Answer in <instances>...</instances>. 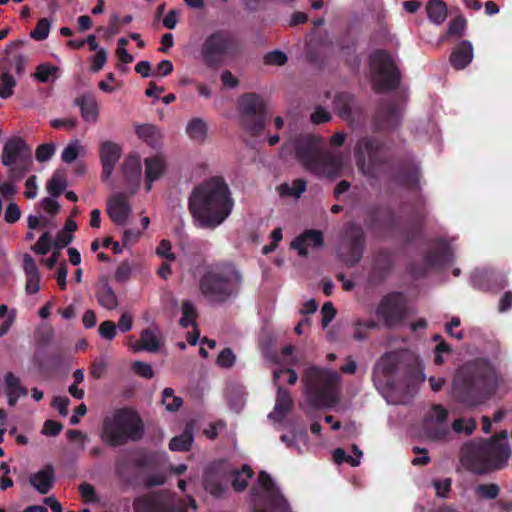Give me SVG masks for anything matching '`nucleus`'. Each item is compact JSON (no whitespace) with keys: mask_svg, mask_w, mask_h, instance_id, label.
<instances>
[{"mask_svg":"<svg viewBox=\"0 0 512 512\" xmlns=\"http://www.w3.org/2000/svg\"><path fill=\"white\" fill-rule=\"evenodd\" d=\"M355 159L358 169L368 177L390 175L398 185L408 190H420L419 165L411 156L396 162L390 147L377 137L361 138L355 146Z\"/></svg>","mask_w":512,"mask_h":512,"instance_id":"obj_1","label":"nucleus"},{"mask_svg":"<svg viewBox=\"0 0 512 512\" xmlns=\"http://www.w3.org/2000/svg\"><path fill=\"white\" fill-rule=\"evenodd\" d=\"M234 200L222 176H212L196 185L188 198V210L197 228L213 230L231 214Z\"/></svg>","mask_w":512,"mask_h":512,"instance_id":"obj_2","label":"nucleus"},{"mask_svg":"<svg viewBox=\"0 0 512 512\" xmlns=\"http://www.w3.org/2000/svg\"><path fill=\"white\" fill-rule=\"evenodd\" d=\"M499 385L495 367L484 358H477L460 366L452 383L454 400L474 408L491 398Z\"/></svg>","mask_w":512,"mask_h":512,"instance_id":"obj_3","label":"nucleus"},{"mask_svg":"<svg viewBox=\"0 0 512 512\" xmlns=\"http://www.w3.org/2000/svg\"><path fill=\"white\" fill-rule=\"evenodd\" d=\"M283 150L291 149L303 168L320 177L334 180L341 176L343 160L340 154L325 150L322 139L312 134H301L285 143Z\"/></svg>","mask_w":512,"mask_h":512,"instance_id":"obj_4","label":"nucleus"},{"mask_svg":"<svg viewBox=\"0 0 512 512\" xmlns=\"http://www.w3.org/2000/svg\"><path fill=\"white\" fill-rule=\"evenodd\" d=\"M506 439L507 432L503 430L489 440L465 444L461 449L463 465L476 474L502 469L511 456V449Z\"/></svg>","mask_w":512,"mask_h":512,"instance_id":"obj_5","label":"nucleus"},{"mask_svg":"<svg viewBox=\"0 0 512 512\" xmlns=\"http://www.w3.org/2000/svg\"><path fill=\"white\" fill-rule=\"evenodd\" d=\"M144 435V424L131 408L116 409L102 423L100 439L110 447H120L128 441H139Z\"/></svg>","mask_w":512,"mask_h":512,"instance_id":"obj_6","label":"nucleus"},{"mask_svg":"<svg viewBox=\"0 0 512 512\" xmlns=\"http://www.w3.org/2000/svg\"><path fill=\"white\" fill-rule=\"evenodd\" d=\"M242 283L240 271L226 262L207 270L199 281V289L208 300L223 303L239 293Z\"/></svg>","mask_w":512,"mask_h":512,"instance_id":"obj_7","label":"nucleus"},{"mask_svg":"<svg viewBox=\"0 0 512 512\" xmlns=\"http://www.w3.org/2000/svg\"><path fill=\"white\" fill-rule=\"evenodd\" d=\"M302 381L309 404L314 408L332 407L338 398L335 392L336 373H324L317 367L305 370Z\"/></svg>","mask_w":512,"mask_h":512,"instance_id":"obj_8","label":"nucleus"},{"mask_svg":"<svg viewBox=\"0 0 512 512\" xmlns=\"http://www.w3.org/2000/svg\"><path fill=\"white\" fill-rule=\"evenodd\" d=\"M377 369L390 380L403 372V385L409 387L416 382H424L425 376L415 357L407 351H392L383 355Z\"/></svg>","mask_w":512,"mask_h":512,"instance_id":"obj_9","label":"nucleus"},{"mask_svg":"<svg viewBox=\"0 0 512 512\" xmlns=\"http://www.w3.org/2000/svg\"><path fill=\"white\" fill-rule=\"evenodd\" d=\"M239 41L234 34L225 29H219L209 34L201 47L204 64L208 68H218L226 58L239 53Z\"/></svg>","mask_w":512,"mask_h":512,"instance_id":"obj_10","label":"nucleus"},{"mask_svg":"<svg viewBox=\"0 0 512 512\" xmlns=\"http://www.w3.org/2000/svg\"><path fill=\"white\" fill-rule=\"evenodd\" d=\"M0 158L13 179H23L33 164L32 149L20 136H12L6 140Z\"/></svg>","mask_w":512,"mask_h":512,"instance_id":"obj_11","label":"nucleus"},{"mask_svg":"<svg viewBox=\"0 0 512 512\" xmlns=\"http://www.w3.org/2000/svg\"><path fill=\"white\" fill-rule=\"evenodd\" d=\"M369 61L373 73V86L377 93L398 89L401 83V73L388 51L375 50L370 55Z\"/></svg>","mask_w":512,"mask_h":512,"instance_id":"obj_12","label":"nucleus"},{"mask_svg":"<svg viewBox=\"0 0 512 512\" xmlns=\"http://www.w3.org/2000/svg\"><path fill=\"white\" fill-rule=\"evenodd\" d=\"M240 121L252 136L262 133L266 123V106L259 95L248 93L240 98Z\"/></svg>","mask_w":512,"mask_h":512,"instance_id":"obj_13","label":"nucleus"},{"mask_svg":"<svg viewBox=\"0 0 512 512\" xmlns=\"http://www.w3.org/2000/svg\"><path fill=\"white\" fill-rule=\"evenodd\" d=\"M365 233L357 223H349L338 251L339 259L347 266L354 267L363 257Z\"/></svg>","mask_w":512,"mask_h":512,"instance_id":"obj_14","label":"nucleus"},{"mask_svg":"<svg viewBox=\"0 0 512 512\" xmlns=\"http://www.w3.org/2000/svg\"><path fill=\"white\" fill-rule=\"evenodd\" d=\"M134 512H186L181 499L164 491L138 496L133 501Z\"/></svg>","mask_w":512,"mask_h":512,"instance_id":"obj_15","label":"nucleus"},{"mask_svg":"<svg viewBox=\"0 0 512 512\" xmlns=\"http://www.w3.org/2000/svg\"><path fill=\"white\" fill-rule=\"evenodd\" d=\"M229 478L230 469L227 463L224 460L213 461L203 471V489L214 498H221L228 490Z\"/></svg>","mask_w":512,"mask_h":512,"instance_id":"obj_16","label":"nucleus"},{"mask_svg":"<svg viewBox=\"0 0 512 512\" xmlns=\"http://www.w3.org/2000/svg\"><path fill=\"white\" fill-rule=\"evenodd\" d=\"M453 252L451 247L444 241H440L438 248L428 251L422 262L410 263L407 270L414 278L425 277L430 270L440 268L447 263L452 262Z\"/></svg>","mask_w":512,"mask_h":512,"instance_id":"obj_17","label":"nucleus"},{"mask_svg":"<svg viewBox=\"0 0 512 512\" xmlns=\"http://www.w3.org/2000/svg\"><path fill=\"white\" fill-rule=\"evenodd\" d=\"M376 315L387 328L400 325L406 315L403 295L400 292L385 295L377 306Z\"/></svg>","mask_w":512,"mask_h":512,"instance_id":"obj_18","label":"nucleus"},{"mask_svg":"<svg viewBox=\"0 0 512 512\" xmlns=\"http://www.w3.org/2000/svg\"><path fill=\"white\" fill-rule=\"evenodd\" d=\"M432 411L435 415H426L423 419L422 430L424 435L433 441H445L449 434L446 425L448 411L441 404H434Z\"/></svg>","mask_w":512,"mask_h":512,"instance_id":"obj_19","label":"nucleus"},{"mask_svg":"<svg viewBox=\"0 0 512 512\" xmlns=\"http://www.w3.org/2000/svg\"><path fill=\"white\" fill-rule=\"evenodd\" d=\"M401 123V111L396 102L382 100L373 117V124L377 131H391Z\"/></svg>","mask_w":512,"mask_h":512,"instance_id":"obj_20","label":"nucleus"},{"mask_svg":"<svg viewBox=\"0 0 512 512\" xmlns=\"http://www.w3.org/2000/svg\"><path fill=\"white\" fill-rule=\"evenodd\" d=\"M258 483L265 492V501L270 509L265 512H290L288 501L280 493L273 479L266 471L259 472Z\"/></svg>","mask_w":512,"mask_h":512,"instance_id":"obj_21","label":"nucleus"},{"mask_svg":"<svg viewBox=\"0 0 512 512\" xmlns=\"http://www.w3.org/2000/svg\"><path fill=\"white\" fill-rule=\"evenodd\" d=\"M364 224L371 230L394 231L397 228L398 219L391 209L376 207L368 211Z\"/></svg>","mask_w":512,"mask_h":512,"instance_id":"obj_22","label":"nucleus"},{"mask_svg":"<svg viewBox=\"0 0 512 512\" xmlns=\"http://www.w3.org/2000/svg\"><path fill=\"white\" fill-rule=\"evenodd\" d=\"M107 214L114 224L124 226L131 214L128 196L123 192H118L109 197L107 200Z\"/></svg>","mask_w":512,"mask_h":512,"instance_id":"obj_23","label":"nucleus"},{"mask_svg":"<svg viewBox=\"0 0 512 512\" xmlns=\"http://www.w3.org/2000/svg\"><path fill=\"white\" fill-rule=\"evenodd\" d=\"M395 264L393 253L388 249H380L374 256L371 271L370 281L380 283L384 281L391 273Z\"/></svg>","mask_w":512,"mask_h":512,"instance_id":"obj_24","label":"nucleus"},{"mask_svg":"<svg viewBox=\"0 0 512 512\" xmlns=\"http://www.w3.org/2000/svg\"><path fill=\"white\" fill-rule=\"evenodd\" d=\"M121 154L122 150L118 144L112 141H104L101 143L99 156L102 165L101 179L103 181H107L110 178Z\"/></svg>","mask_w":512,"mask_h":512,"instance_id":"obj_25","label":"nucleus"},{"mask_svg":"<svg viewBox=\"0 0 512 512\" xmlns=\"http://www.w3.org/2000/svg\"><path fill=\"white\" fill-rule=\"evenodd\" d=\"M324 245L323 232L317 229H307L291 242V247L298 251L301 257L308 256V248L319 249Z\"/></svg>","mask_w":512,"mask_h":512,"instance_id":"obj_26","label":"nucleus"},{"mask_svg":"<svg viewBox=\"0 0 512 512\" xmlns=\"http://www.w3.org/2000/svg\"><path fill=\"white\" fill-rule=\"evenodd\" d=\"M294 402L290 392L283 386H278L274 410L268 417L274 421L282 422L286 415L293 409Z\"/></svg>","mask_w":512,"mask_h":512,"instance_id":"obj_27","label":"nucleus"},{"mask_svg":"<svg viewBox=\"0 0 512 512\" xmlns=\"http://www.w3.org/2000/svg\"><path fill=\"white\" fill-rule=\"evenodd\" d=\"M23 269L26 276V293L36 294L40 290V274L35 259L29 254H24Z\"/></svg>","mask_w":512,"mask_h":512,"instance_id":"obj_28","label":"nucleus"},{"mask_svg":"<svg viewBox=\"0 0 512 512\" xmlns=\"http://www.w3.org/2000/svg\"><path fill=\"white\" fill-rule=\"evenodd\" d=\"M55 471L51 464L45 465L38 472L32 474L29 478L30 484L40 493L47 494L54 483Z\"/></svg>","mask_w":512,"mask_h":512,"instance_id":"obj_29","label":"nucleus"},{"mask_svg":"<svg viewBox=\"0 0 512 512\" xmlns=\"http://www.w3.org/2000/svg\"><path fill=\"white\" fill-rule=\"evenodd\" d=\"M473 59V47L470 41L463 40L453 49L450 55V63L456 70L467 67Z\"/></svg>","mask_w":512,"mask_h":512,"instance_id":"obj_30","label":"nucleus"},{"mask_svg":"<svg viewBox=\"0 0 512 512\" xmlns=\"http://www.w3.org/2000/svg\"><path fill=\"white\" fill-rule=\"evenodd\" d=\"M123 176L129 186H134L132 193H135L141 178V163L136 155H129L122 165Z\"/></svg>","mask_w":512,"mask_h":512,"instance_id":"obj_31","label":"nucleus"},{"mask_svg":"<svg viewBox=\"0 0 512 512\" xmlns=\"http://www.w3.org/2000/svg\"><path fill=\"white\" fill-rule=\"evenodd\" d=\"M165 171V162L161 156H153L145 159V190L152 189V183L158 180Z\"/></svg>","mask_w":512,"mask_h":512,"instance_id":"obj_32","label":"nucleus"},{"mask_svg":"<svg viewBox=\"0 0 512 512\" xmlns=\"http://www.w3.org/2000/svg\"><path fill=\"white\" fill-rule=\"evenodd\" d=\"M355 98L352 94L347 92L338 93L333 101L334 108L338 115L343 119H349L352 115V107Z\"/></svg>","mask_w":512,"mask_h":512,"instance_id":"obj_33","label":"nucleus"},{"mask_svg":"<svg viewBox=\"0 0 512 512\" xmlns=\"http://www.w3.org/2000/svg\"><path fill=\"white\" fill-rule=\"evenodd\" d=\"M253 475V470L247 464H244L241 470H230L232 488L236 492H243L248 486V480L251 479Z\"/></svg>","mask_w":512,"mask_h":512,"instance_id":"obj_34","label":"nucleus"},{"mask_svg":"<svg viewBox=\"0 0 512 512\" xmlns=\"http://www.w3.org/2000/svg\"><path fill=\"white\" fill-rule=\"evenodd\" d=\"M98 303L107 310H113L118 306V297L108 283L102 284L96 291Z\"/></svg>","mask_w":512,"mask_h":512,"instance_id":"obj_35","label":"nucleus"},{"mask_svg":"<svg viewBox=\"0 0 512 512\" xmlns=\"http://www.w3.org/2000/svg\"><path fill=\"white\" fill-rule=\"evenodd\" d=\"M428 19L437 24H442L447 18V6L442 0H430L426 5Z\"/></svg>","mask_w":512,"mask_h":512,"instance_id":"obj_36","label":"nucleus"},{"mask_svg":"<svg viewBox=\"0 0 512 512\" xmlns=\"http://www.w3.org/2000/svg\"><path fill=\"white\" fill-rule=\"evenodd\" d=\"M188 136L199 142H203L207 135V125L201 118H193L186 127Z\"/></svg>","mask_w":512,"mask_h":512,"instance_id":"obj_37","label":"nucleus"},{"mask_svg":"<svg viewBox=\"0 0 512 512\" xmlns=\"http://www.w3.org/2000/svg\"><path fill=\"white\" fill-rule=\"evenodd\" d=\"M182 317L179 320V325L182 328H188L189 326L196 327V318L198 312L195 305L190 300H184L181 305Z\"/></svg>","mask_w":512,"mask_h":512,"instance_id":"obj_38","label":"nucleus"},{"mask_svg":"<svg viewBox=\"0 0 512 512\" xmlns=\"http://www.w3.org/2000/svg\"><path fill=\"white\" fill-rule=\"evenodd\" d=\"M67 187V179L63 172L56 171L47 183V191L52 197H59Z\"/></svg>","mask_w":512,"mask_h":512,"instance_id":"obj_39","label":"nucleus"},{"mask_svg":"<svg viewBox=\"0 0 512 512\" xmlns=\"http://www.w3.org/2000/svg\"><path fill=\"white\" fill-rule=\"evenodd\" d=\"M193 442L192 432L186 428L182 434L173 437L169 442V448L172 451H189Z\"/></svg>","mask_w":512,"mask_h":512,"instance_id":"obj_40","label":"nucleus"},{"mask_svg":"<svg viewBox=\"0 0 512 512\" xmlns=\"http://www.w3.org/2000/svg\"><path fill=\"white\" fill-rule=\"evenodd\" d=\"M76 104L79 106L81 115L85 121L95 122L97 120L98 107L95 101L80 97L76 99Z\"/></svg>","mask_w":512,"mask_h":512,"instance_id":"obj_41","label":"nucleus"},{"mask_svg":"<svg viewBox=\"0 0 512 512\" xmlns=\"http://www.w3.org/2000/svg\"><path fill=\"white\" fill-rule=\"evenodd\" d=\"M425 217L426 213L422 210H419L415 213L414 223L412 224L411 228L403 232L405 241L407 243L413 242L421 234Z\"/></svg>","mask_w":512,"mask_h":512,"instance_id":"obj_42","label":"nucleus"},{"mask_svg":"<svg viewBox=\"0 0 512 512\" xmlns=\"http://www.w3.org/2000/svg\"><path fill=\"white\" fill-rule=\"evenodd\" d=\"M136 134L150 146H155L159 138V130L152 124H143L136 127Z\"/></svg>","mask_w":512,"mask_h":512,"instance_id":"obj_43","label":"nucleus"},{"mask_svg":"<svg viewBox=\"0 0 512 512\" xmlns=\"http://www.w3.org/2000/svg\"><path fill=\"white\" fill-rule=\"evenodd\" d=\"M354 326V332H353V338L357 341H363L368 337V330L374 329L377 327V323L372 320H361L357 319L353 323Z\"/></svg>","mask_w":512,"mask_h":512,"instance_id":"obj_44","label":"nucleus"},{"mask_svg":"<svg viewBox=\"0 0 512 512\" xmlns=\"http://www.w3.org/2000/svg\"><path fill=\"white\" fill-rule=\"evenodd\" d=\"M141 349L149 352H156L159 349V340L150 329H144L140 335Z\"/></svg>","mask_w":512,"mask_h":512,"instance_id":"obj_45","label":"nucleus"},{"mask_svg":"<svg viewBox=\"0 0 512 512\" xmlns=\"http://www.w3.org/2000/svg\"><path fill=\"white\" fill-rule=\"evenodd\" d=\"M59 68L49 63L40 64L36 67L35 78L41 83H47L50 78H57Z\"/></svg>","mask_w":512,"mask_h":512,"instance_id":"obj_46","label":"nucleus"},{"mask_svg":"<svg viewBox=\"0 0 512 512\" xmlns=\"http://www.w3.org/2000/svg\"><path fill=\"white\" fill-rule=\"evenodd\" d=\"M16 86L15 78L9 73L4 72L0 75V97L3 99L10 98L14 93Z\"/></svg>","mask_w":512,"mask_h":512,"instance_id":"obj_47","label":"nucleus"},{"mask_svg":"<svg viewBox=\"0 0 512 512\" xmlns=\"http://www.w3.org/2000/svg\"><path fill=\"white\" fill-rule=\"evenodd\" d=\"M5 393H17L22 396H26L28 390L26 387L21 385L18 377H16L12 372H8L5 375Z\"/></svg>","mask_w":512,"mask_h":512,"instance_id":"obj_48","label":"nucleus"},{"mask_svg":"<svg viewBox=\"0 0 512 512\" xmlns=\"http://www.w3.org/2000/svg\"><path fill=\"white\" fill-rule=\"evenodd\" d=\"M162 395V403L165 405L168 411L175 412L179 410V408L183 405L182 398L175 396L174 390L170 387L165 388L162 392Z\"/></svg>","mask_w":512,"mask_h":512,"instance_id":"obj_49","label":"nucleus"},{"mask_svg":"<svg viewBox=\"0 0 512 512\" xmlns=\"http://www.w3.org/2000/svg\"><path fill=\"white\" fill-rule=\"evenodd\" d=\"M477 428V422L474 418L465 420L464 418H458L452 423V429L456 433H465L466 435L472 434Z\"/></svg>","mask_w":512,"mask_h":512,"instance_id":"obj_50","label":"nucleus"},{"mask_svg":"<svg viewBox=\"0 0 512 512\" xmlns=\"http://www.w3.org/2000/svg\"><path fill=\"white\" fill-rule=\"evenodd\" d=\"M488 281H490L491 291H499L504 289L508 285V278L505 274L494 271L486 270Z\"/></svg>","mask_w":512,"mask_h":512,"instance_id":"obj_51","label":"nucleus"},{"mask_svg":"<svg viewBox=\"0 0 512 512\" xmlns=\"http://www.w3.org/2000/svg\"><path fill=\"white\" fill-rule=\"evenodd\" d=\"M50 25V21L47 18L39 19L35 28L30 32L31 38L37 41L45 40L49 35Z\"/></svg>","mask_w":512,"mask_h":512,"instance_id":"obj_52","label":"nucleus"},{"mask_svg":"<svg viewBox=\"0 0 512 512\" xmlns=\"http://www.w3.org/2000/svg\"><path fill=\"white\" fill-rule=\"evenodd\" d=\"M131 463L130 455L127 451H120L115 459V472L119 477H123Z\"/></svg>","mask_w":512,"mask_h":512,"instance_id":"obj_53","label":"nucleus"},{"mask_svg":"<svg viewBox=\"0 0 512 512\" xmlns=\"http://www.w3.org/2000/svg\"><path fill=\"white\" fill-rule=\"evenodd\" d=\"M52 237L50 232H44L37 243L32 246V250L39 255H46L52 247Z\"/></svg>","mask_w":512,"mask_h":512,"instance_id":"obj_54","label":"nucleus"},{"mask_svg":"<svg viewBox=\"0 0 512 512\" xmlns=\"http://www.w3.org/2000/svg\"><path fill=\"white\" fill-rule=\"evenodd\" d=\"M476 494L484 499H495L499 494V486L497 484H480L476 488Z\"/></svg>","mask_w":512,"mask_h":512,"instance_id":"obj_55","label":"nucleus"},{"mask_svg":"<svg viewBox=\"0 0 512 512\" xmlns=\"http://www.w3.org/2000/svg\"><path fill=\"white\" fill-rule=\"evenodd\" d=\"M80 148L81 146L78 141L69 143L62 151V161L68 164L74 162L79 155Z\"/></svg>","mask_w":512,"mask_h":512,"instance_id":"obj_56","label":"nucleus"},{"mask_svg":"<svg viewBox=\"0 0 512 512\" xmlns=\"http://www.w3.org/2000/svg\"><path fill=\"white\" fill-rule=\"evenodd\" d=\"M236 356L231 348H224L220 351L216 364L222 368H231L235 364Z\"/></svg>","mask_w":512,"mask_h":512,"instance_id":"obj_57","label":"nucleus"},{"mask_svg":"<svg viewBox=\"0 0 512 512\" xmlns=\"http://www.w3.org/2000/svg\"><path fill=\"white\" fill-rule=\"evenodd\" d=\"M472 284L481 291H491L490 281H488L487 271H477L472 276Z\"/></svg>","mask_w":512,"mask_h":512,"instance_id":"obj_58","label":"nucleus"},{"mask_svg":"<svg viewBox=\"0 0 512 512\" xmlns=\"http://www.w3.org/2000/svg\"><path fill=\"white\" fill-rule=\"evenodd\" d=\"M287 60V55L279 50L268 52L264 56V63L267 65L282 66L286 64Z\"/></svg>","mask_w":512,"mask_h":512,"instance_id":"obj_59","label":"nucleus"},{"mask_svg":"<svg viewBox=\"0 0 512 512\" xmlns=\"http://www.w3.org/2000/svg\"><path fill=\"white\" fill-rule=\"evenodd\" d=\"M7 178V181L0 185V194L6 199L13 197L17 193L18 190L15 183L21 180L11 178L9 171L7 172Z\"/></svg>","mask_w":512,"mask_h":512,"instance_id":"obj_60","label":"nucleus"},{"mask_svg":"<svg viewBox=\"0 0 512 512\" xmlns=\"http://www.w3.org/2000/svg\"><path fill=\"white\" fill-rule=\"evenodd\" d=\"M55 153V145L53 143H43L36 149V159L39 162H45L51 159Z\"/></svg>","mask_w":512,"mask_h":512,"instance_id":"obj_61","label":"nucleus"},{"mask_svg":"<svg viewBox=\"0 0 512 512\" xmlns=\"http://www.w3.org/2000/svg\"><path fill=\"white\" fill-rule=\"evenodd\" d=\"M99 334L106 340H113L117 334L116 325L113 321L106 320L99 325Z\"/></svg>","mask_w":512,"mask_h":512,"instance_id":"obj_62","label":"nucleus"},{"mask_svg":"<svg viewBox=\"0 0 512 512\" xmlns=\"http://www.w3.org/2000/svg\"><path fill=\"white\" fill-rule=\"evenodd\" d=\"M333 458L337 464H342L346 462L349 463L352 467H357L360 464V460L350 455H347L345 450L342 448H336L333 451Z\"/></svg>","mask_w":512,"mask_h":512,"instance_id":"obj_63","label":"nucleus"},{"mask_svg":"<svg viewBox=\"0 0 512 512\" xmlns=\"http://www.w3.org/2000/svg\"><path fill=\"white\" fill-rule=\"evenodd\" d=\"M79 493L83 500L87 503H94L97 501L95 488L90 483H81L79 485Z\"/></svg>","mask_w":512,"mask_h":512,"instance_id":"obj_64","label":"nucleus"}]
</instances>
